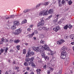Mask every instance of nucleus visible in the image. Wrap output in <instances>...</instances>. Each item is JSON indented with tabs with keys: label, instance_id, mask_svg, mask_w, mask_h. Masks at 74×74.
<instances>
[{
	"label": "nucleus",
	"instance_id": "nucleus-1",
	"mask_svg": "<svg viewBox=\"0 0 74 74\" xmlns=\"http://www.w3.org/2000/svg\"><path fill=\"white\" fill-rule=\"evenodd\" d=\"M40 22L38 23L37 25L38 27H40V26H43L44 25V17H42L40 19Z\"/></svg>",
	"mask_w": 74,
	"mask_h": 74
},
{
	"label": "nucleus",
	"instance_id": "nucleus-2",
	"mask_svg": "<svg viewBox=\"0 0 74 74\" xmlns=\"http://www.w3.org/2000/svg\"><path fill=\"white\" fill-rule=\"evenodd\" d=\"M22 31V30L21 28H19L18 29L16 30V32H14V34L15 35L19 34L21 33Z\"/></svg>",
	"mask_w": 74,
	"mask_h": 74
},
{
	"label": "nucleus",
	"instance_id": "nucleus-3",
	"mask_svg": "<svg viewBox=\"0 0 74 74\" xmlns=\"http://www.w3.org/2000/svg\"><path fill=\"white\" fill-rule=\"evenodd\" d=\"M60 29V27L59 26H56V28H54L53 29V30L56 31V32H57L58 30H59Z\"/></svg>",
	"mask_w": 74,
	"mask_h": 74
},
{
	"label": "nucleus",
	"instance_id": "nucleus-4",
	"mask_svg": "<svg viewBox=\"0 0 74 74\" xmlns=\"http://www.w3.org/2000/svg\"><path fill=\"white\" fill-rule=\"evenodd\" d=\"M44 49V50H47V51H49V52H51V49H49V47H47V46L45 45V47H43Z\"/></svg>",
	"mask_w": 74,
	"mask_h": 74
},
{
	"label": "nucleus",
	"instance_id": "nucleus-5",
	"mask_svg": "<svg viewBox=\"0 0 74 74\" xmlns=\"http://www.w3.org/2000/svg\"><path fill=\"white\" fill-rule=\"evenodd\" d=\"M56 19L54 21L55 22H57L58 20V19H59V18H60V15L58 14H57V15L56 16Z\"/></svg>",
	"mask_w": 74,
	"mask_h": 74
},
{
	"label": "nucleus",
	"instance_id": "nucleus-6",
	"mask_svg": "<svg viewBox=\"0 0 74 74\" xmlns=\"http://www.w3.org/2000/svg\"><path fill=\"white\" fill-rule=\"evenodd\" d=\"M66 55L67 53L65 50L61 52V55Z\"/></svg>",
	"mask_w": 74,
	"mask_h": 74
},
{
	"label": "nucleus",
	"instance_id": "nucleus-7",
	"mask_svg": "<svg viewBox=\"0 0 74 74\" xmlns=\"http://www.w3.org/2000/svg\"><path fill=\"white\" fill-rule=\"evenodd\" d=\"M48 11L49 14H52V13H53V9H50L49 10H48Z\"/></svg>",
	"mask_w": 74,
	"mask_h": 74
},
{
	"label": "nucleus",
	"instance_id": "nucleus-8",
	"mask_svg": "<svg viewBox=\"0 0 74 74\" xmlns=\"http://www.w3.org/2000/svg\"><path fill=\"white\" fill-rule=\"evenodd\" d=\"M56 53V52L53 51L51 50L50 53V55L51 56H54V55Z\"/></svg>",
	"mask_w": 74,
	"mask_h": 74
},
{
	"label": "nucleus",
	"instance_id": "nucleus-9",
	"mask_svg": "<svg viewBox=\"0 0 74 74\" xmlns=\"http://www.w3.org/2000/svg\"><path fill=\"white\" fill-rule=\"evenodd\" d=\"M19 25V22L18 21H15L14 22V25H15L18 26V25Z\"/></svg>",
	"mask_w": 74,
	"mask_h": 74
},
{
	"label": "nucleus",
	"instance_id": "nucleus-10",
	"mask_svg": "<svg viewBox=\"0 0 74 74\" xmlns=\"http://www.w3.org/2000/svg\"><path fill=\"white\" fill-rule=\"evenodd\" d=\"M34 35V33L33 32L31 34H29L27 36V37H29V38H32V37H33V35Z\"/></svg>",
	"mask_w": 74,
	"mask_h": 74
},
{
	"label": "nucleus",
	"instance_id": "nucleus-11",
	"mask_svg": "<svg viewBox=\"0 0 74 74\" xmlns=\"http://www.w3.org/2000/svg\"><path fill=\"white\" fill-rule=\"evenodd\" d=\"M66 55H61V57L62 59H64L66 58Z\"/></svg>",
	"mask_w": 74,
	"mask_h": 74
},
{
	"label": "nucleus",
	"instance_id": "nucleus-12",
	"mask_svg": "<svg viewBox=\"0 0 74 74\" xmlns=\"http://www.w3.org/2000/svg\"><path fill=\"white\" fill-rule=\"evenodd\" d=\"M8 50V47H6L5 49V53H4V55H6V54H7V50Z\"/></svg>",
	"mask_w": 74,
	"mask_h": 74
},
{
	"label": "nucleus",
	"instance_id": "nucleus-13",
	"mask_svg": "<svg viewBox=\"0 0 74 74\" xmlns=\"http://www.w3.org/2000/svg\"><path fill=\"white\" fill-rule=\"evenodd\" d=\"M69 37L71 38H72V40H74V35L72 34L71 35L69 36Z\"/></svg>",
	"mask_w": 74,
	"mask_h": 74
},
{
	"label": "nucleus",
	"instance_id": "nucleus-14",
	"mask_svg": "<svg viewBox=\"0 0 74 74\" xmlns=\"http://www.w3.org/2000/svg\"><path fill=\"white\" fill-rule=\"evenodd\" d=\"M68 27H69L68 25H66L64 27V29L65 30H67Z\"/></svg>",
	"mask_w": 74,
	"mask_h": 74
},
{
	"label": "nucleus",
	"instance_id": "nucleus-15",
	"mask_svg": "<svg viewBox=\"0 0 74 74\" xmlns=\"http://www.w3.org/2000/svg\"><path fill=\"white\" fill-rule=\"evenodd\" d=\"M11 29L12 30H15V29H16V26H15V25H14L13 26H12Z\"/></svg>",
	"mask_w": 74,
	"mask_h": 74
},
{
	"label": "nucleus",
	"instance_id": "nucleus-16",
	"mask_svg": "<svg viewBox=\"0 0 74 74\" xmlns=\"http://www.w3.org/2000/svg\"><path fill=\"white\" fill-rule=\"evenodd\" d=\"M30 56V52L29 51H28L27 53V54L26 57H27Z\"/></svg>",
	"mask_w": 74,
	"mask_h": 74
},
{
	"label": "nucleus",
	"instance_id": "nucleus-17",
	"mask_svg": "<svg viewBox=\"0 0 74 74\" xmlns=\"http://www.w3.org/2000/svg\"><path fill=\"white\" fill-rule=\"evenodd\" d=\"M39 14L40 15L42 16V15H43V16L44 15V12L42 11Z\"/></svg>",
	"mask_w": 74,
	"mask_h": 74
},
{
	"label": "nucleus",
	"instance_id": "nucleus-18",
	"mask_svg": "<svg viewBox=\"0 0 74 74\" xmlns=\"http://www.w3.org/2000/svg\"><path fill=\"white\" fill-rule=\"evenodd\" d=\"M49 71H51V72H52L53 71V68H52L51 67H49Z\"/></svg>",
	"mask_w": 74,
	"mask_h": 74
},
{
	"label": "nucleus",
	"instance_id": "nucleus-19",
	"mask_svg": "<svg viewBox=\"0 0 74 74\" xmlns=\"http://www.w3.org/2000/svg\"><path fill=\"white\" fill-rule=\"evenodd\" d=\"M60 41H61V44H62L63 43H64L65 42V41H64V40L62 39H61L60 40Z\"/></svg>",
	"mask_w": 74,
	"mask_h": 74
},
{
	"label": "nucleus",
	"instance_id": "nucleus-20",
	"mask_svg": "<svg viewBox=\"0 0 74 74\" xmlns=\"http://www.w3.org/2000/svg\"><path fill=\"white\" fill-rule=\"evenodd\" d=\"M68 3L69 4V5H71V4H72L73 2H72L70 0L68 2Z\"/></svg>",
	"mask_w": 74,
	"mask_h": 74
},
{
	"label": "nucleus",
	"instance_id": "nucleus-21",
	"mask_svg": "<svg viewBox=\"0 0 74 74\" xmlns=\"http://www.w3.org/2000/svg\"><path fill=\"white\" fill-rule=\"evenodd\" d=\"M37 58L39 60L38 61V63H42V61H41V60L38 57Z\"/></svg>",
	"mask_w": 74,
	"mask_h": 74
},
{
	"label": "nucleus",
	"instance_id": "nucleus-22",
	"mask_svg": "<svg viewBox=\"0 0 74 74\" xmlns=\"http://www.w3.org/2000/svg\"><path fill=\"white\" fill-rule=\"evenodd\" d=\"M41 70L40 69H37V74H40L41 73L40 71H41Z\"/></svg>",
	"mask_w": 74,
	"mask_h": 74
},
{
	"label": "nucleus",
	"instance_id": "nucleus-23",
	"mask_svg": "<svg viewBox=\"0 0 74 74\" xmlns=\"http://www.w3.org/2000/svg\"><path fill=\"white\" fill-rule=\"evenodd\" d=\"M45 60H46L47 59V60H49V57L48 56H45L44 58Z\"/></svg>",
	"mask_w": 74,
	"mask_h": 74
},
{
	"label": "nucleus",
	"instance_id": "nucleus-24",
	"mask_svg": "<svg viewBox=\"0 0 74 74\" xmlns=\"http://www.w3.org/2000/svg\"><path fill=\"white\" fill-rule=\"evenodd\" d=\"M34 57H32L30 59L29 58V61L31 62H32L34 60Z\"/></svg>",
	"mask_w": 74,
	"mask_h": 74
},
{
	"label": "nucleus",
	"instance_id": "nucleus-25",
	"mask_svg": "<svg viewBox=\"0 0 74 74\" xmlns=\"http://www.w3.org/2000/svg\"><path fill=\"white\" fill-rule=\"evenodd\" d=\"M20 41V40H15L14 41V42L15 43H18V42H19Z\"/></svg>",
	"mask_w": 74,
	"mask_h": 74
},
{
	"label": "nucleus",
	"instance_id": "nucleus-26",
	"mask_svg": "<svg viewBox=\"0 0 74 74\" xmlns=\"http://www.w3.org/2000/svg\"><path fill=\"white\" fill-rule=\"evenodd\" d=\"M37 49L38 52H41V49H40V47H37Z\"/></svg>",
	"mask_w": 74,
	"mask_h": 74
},
{
	"label": "nucleus",
	"instance_id": "nucleus-27",
	"mask_svg": "<svg viewBox=\"0 0 74 74\" xmlns=\"http://www.w3.org/2000/svg\"><path fill=\"white\" fill-rule=\"evenodd\" d=\"M57 42V44H58V45H61V44H62L60 40H58Z\"/></svg>",
	"mask_w": 74,
	"mask_h": 74
},
{
	"label": "nucleus",
	"instance_id": "nucleus-28",
	"mask_svg": "<svg viewBox=\"0 0 74 74\" xmlns=\"http://www.w3.org/2000/svg\"><path fill=\"white\" fill-rule=\"evenodd\" d=\"M26 22H27V20H24V21L22 22V23L23 24V23H26Z\"/></svg>",
	"mask_w": 74,
	"mask_h": 74
},
{
	"label": "nucleus",
	"instance_id": "nucleus-29",
	"mask_svg": "<svg viewBox=\"0 0 74 74\" xmlns=\"http://www.w3.org/2000/svg\"><path fill=\"white\" fill-rule=\"evenodd\" d=\"M66 2V1L64 0H62L61 2L62 4L64 5V3Z\"/></svg>",
	"mask_w": 74,
	"mask_h": 74
},
{
	"label": "nucleus",
	"instance_id": "nucleus-30",
	"mask_svg": "<svg viewBox=\"0 0 74 74\" xmlns=\"http://www.w3.org/2000/svg\"><path fill=\"white\" fill-rule=\"evenodd\" d=\"M48 15V10H47L45 13L44 12V15Z\"/></svg>",
	"mask_w": 74,
	"mask_h": 74
},
{
	"label": "nucleus",
	"instance_id": "nucleus-31",
	"mask_svg": "<svg viewBox=\"0 0 74 74\" xmlns=\"http://www.w3.org/2000/svg\"><path fill=\"white\" fill-rule=\"evenodd\" d=\"M29 60H30V58H26L25 59V61H26V62H29Z\"/></svg>",
	"mask_w": 74,
	"mask_h": 74
},
{
	"label": "nucleus",
	"instance_id": "nucleus-32",
	"mask_svg": "<svg viewBox=\"0 0 74 74\" xmlns=\"http://www.w3.org/2000/svg\"><path fill=\"white\" fill-rule=\"evenodd\" d=\"M66 61L68 63H69V61H70V58H66Z\"/></svg>",
	"mask_w": 74,
	"mask_h": 74
},
{
	"label": "nucleus",
	"instance_id": "nucleus-33",
	"mask_svg": "<svg viewBox=\"0 0 74 74\" xmlns=\"http://www.w3.org/2000/svg\"><path fill=\"white\" fill-rule=\"evenodd\" d=\"M52 16V15H51L47 19H46V21H47L48 19H49Z\"/></svg>",
	"mask_w": 74,
	"mask_h": 74
},
{
	"label": "nucleus",
	"instance_id": "nucleus-34",
	"mask_svg": "<svg viewBox=\"0 0 74 74\" xmlns=\"http://www.w3.org/2000/svg\"><path fill=\"white\" fill-rule=\"evenodd\" d=\"M44 5L45 6L48 5V2H47L44 3Z\"/></svg>",
	"mask_w": 74,
	"mask_h": 74
},
{
	"label": "nucleus",
	"instance_id": "nucleus-35",
	"mask_svg": "<svg viewBox=\"0 0 74 74\" xmlns=\"http://www.w3.org/2000/svg\"><path fill=\"white\" fill-rule=\"evenodd\" d=\"M40 44H44V43H45V41H43L42 40H41L40 41Z\"/></svg>",
	"mask_w": 74,
	"mask_h": 74
},
{
	"label": "nucleus",
	"instance_id": "nucleus-36",
	"mask_svg": "<svg viewBox=\"0 0 74 74\" xmlns=\"http://www.w3.org/2000/svg\"><path fill=\"white\" fill-rule=\"evenodd\" d=\"M26 52V50L24 49L23 50V54H25Z\"/></svg>",
	"mask_w": 74,
	"mask_h": 74
},
{
	"label": "nucleus",
	"instance_id": "nucleus-37",
	"mask_svg": "<svg viewBox=\"0 0 74 74\" xmlns=\"http://www.w3.org/2000/svg\"><path fill=\"white\" fill-rule=\"evenodd\" d=\"M66 49V47H64V46L61 48V50L63 51H64L65 50V49Z\"/></svg>",
	"mask_w": 74,
	"mask_h": 74
},
{
	"label": "nucleus",
	"instance_id": "nucleus-38",
	"mask_svg": "<svg viewBox=\"0 0 74 74\" xmlns=\"http://www.w3.org/2000/svg\"><path fill=\"white\" fill-rule=\"evenodd\" d=\"M42 58H44L45 57V54L44 53H42L41 55Z\"/></svg>",
	"mask_w": 74,
	"mask_h": 74
},
{
	"label": "nucleus",
	"instance_id": "nucleus-39",
	"mask_svg": "<svg viewBox=\"0 0 74 74\" xmlns=\"http://www.w3.org/2000/svg\"><path fill=\"white\" fill-rule=\"evenodd\" d=\"M42 29H43V30H47V27H43L42 28Z\"/></svg>",
	"mask_w": 74,
	"mask_h": 74
},
{
	"label": "nucleus",
	"instance_id": "nucleus-40",
	"mask_svg": "<svg viewBox=\"0 0 74 74\" xmlns=\"http://www.w3.org/2000/svg\"><path fill=\"white\" fill-rule=\"evenodd\" d=\"M19 47H20V45H17L16 46V48L17 49H18V50H19V49H20Z\"/></svg>",
	"mask_w": 74,
	"mask_h": 74
},
{
	"label": "nucleus",
	"instance_id": "nucleus-41",
	"mask_svg": "<svg viewBox=\"0 0 74 74\" xmlns=\"http://www.w3.org/2000/svg\"><path fill=\"white\" fill-rule=\"evenodd\" d=\"M62 73V70H60L59 73H58V74H61Z\"/></svg>",
	"mask_w": 74,
	"mask_h": 74
},
{
	"label": "nucleus",
	"instance_id": "nucleus-42",
	"mask_svg": "<svg viewBox=\"0 0 74 74\" xmlns=\"http://www.w3.org/2000/svg\"><path fill=\"white\" fill-rule=\"evenodd\" d=\"M64 38L67 39H68V38H69V36H64Z\"/></svg>",
	"mask_w": 74,
	"mask_h": 74
},
{
	"label": "nucleus",
	"instance_id": "nucleus-43",
	"mask_svg": "<svg viewBox=\"0 0 74 74\" xmlns=\"http://www.w3.org/2000/svg\"><path fill=\"white\" fill-rule=\"evenodd\" d=\"M19 69V67L18 66L17 67L16 66H15V68H14L15 70H18Z\"/></svg>",
	"mask_w": 74,
	"mask_h": 74
},
{
	"label": "nucleus",
	"instance_id": "nucleus-44",
	"mask_svg": "<svg viewBox=\"0 0 74 74\" xmlns=\"http://www.w3.org/2000/svg\"><path fill=\"white\" fill-rule=\"evenodd\" d=\"M38 30H41L42 29V28L41 27H40L39 28H38Z\"/></svg>",
	"mask_w": 74,
	"mask_h": 74
},
{
	"label": "nucleus",
	"instance_id": "nucleus-45",
	"mask_svg": "<svg viewBox=\"0 0 74 74\" xmlns=\"http://www.w3.org/2000/svg\"><path fill=\"white\" fill-rule=\"evenodd\" d=\"M43 4V3H40L37 6L38 7H40V5H42Z\"/></svg>",
	"mask_w": 74,
	"mask_h": 74
},
{
	"label": "nucleus",
	"instance_id": "nucleus-46",
	"mask_svg": "<svg viewBox=\"0 0 74 74\" xmlns=\"http://www.w3.org/2000/svg\"><path fill=\"white\" fill-rule=\"evenodd\" d=\"M24 64L25 66H27L28 65L27 63L26 62H25V63Z\"/></svg>",
	"mask_w": 74,
	"mask_h": 74
},
{
	"label": "nucleus",
	"instance_id": "nucleus-47",
	"mask_svg": "<svg viewBox=\"0 0 74 74\" xmlns=\"http://www.w3.org/2000/svg\"><path fill=\"white\" fill-rule=\"evenodd\" d=\"M0 52L1 53H3L4 52V50L2 49H1L0 50Z\"/></svg>",
	"mask_w": 74,
	"mask_h": 74
},
{
	"label": "nucleus",
	"instance_id": "nucleus-48",
	"mask_svg": "<svg viewBox=\"0 0 74 74\" xmlns=\"http://www.w3.org/2000/svg\"><path fill=\"white\" fill-rule=\"evenodd\" d=\"M30 54L33 55L34 54V53L33 51H32L30 53Z\"/></svg>",
	"mask_w": 74,
	"mask_h": 74
},
{
	"label": "nucleus",
	"instance_id": "nucleus-49",
	"mask_svg": "<svg viewBox=\"0 0 74 74\" xmlns=\"http://www.w3.org/2000/svg\"><path fill=\"white\" fill-rule=\"evenodd\" d=\"M47 74H50V71L49 70H48L47 71Z\"/></svg>",
	"mask_w": 74,
	"mask_h": 74
},
{
	"label": "nucleus",
	"instance_id": "nucleus-50",
	"mask_svg": "<svg viewBox=\"0 0 74 74\" xmlns=\"http://www.w3.org/2000/svg\"><path fill=\"white\" fill-rule=\"evenodd\" d=\"M62 6V4H61V3H59V7H61Z\"/></svg>",
	"mask_w": 74,
	"mask_h": 74
},
{
	"label": "nucleus",
	"instance_id": "nucleus-51",
	"mask_svg": "<svg viewBox=\"0 0 74 74\" xmlns=\"http://www.w3.org/2000/svg\"><path fill=\"white\" fill-rule=\"evenodd\" d=\"M10 18H14V15H12L10 17Z\"/></svg>",
	"mask_w": 74,
	"mask_h": 74
},
{
	"label": "nucleus",
	"instance_id": "nucleus-52",
	"mask_svg": "<svg viewBox=\"0 0 74 74\" xmlns=\"http://www.w3.org/2000/svg\"><path fill=\"white\" fill-rule=\"evenodd\" d=\"M47 67V65L46 64H45L44 66H43V68L44 69H46V68Z\"/></svg>",
	"mask_w": 74,
	"mask_h": 74
},
{
	"label": "nucleus",
	"instance_id": "nucleus-53",
	"mask_svg": "<svg viewBox=\"0 0 74 74\" xmlns=\"http://www.w3.org/2000/svg\"><path fill=\"white\" fill-rule=\"evenodd\" d=\"M27 31H28V32H30V31L31 30V29H30V28H28L27 29Z\"/></svg>",
	"mask_w": 74,
	"mask_h": 74
},
{
	"label": "nucleus",
	"instance_id": "nucleus-54",
	"mask_svg": "<svg viewBox=\"0 0 74 74\" xmlns=\"http://www.w3.org/2000/svg\"><path fill=\"white\" fill-rule=\"evenodd\" d=\"M13 42V40H12V39H10L9 40V42L11 43V42Z\"/></svg>",
	"mask_w": 74,
	"mask_h": 74
},
{
	"label": "nucleus",
	"instance_id": "nucleus-55",
	"mask_svg": "<svg viewBox=\"0 0 74 74\" xmlns=\"http://www.w3.org/2000/svg\"><path fill=\"white\" fill-rule=\"evenodd\" d=\"M58 24H59L60 25V24H61V23H62V21H59L58 22Z\"/></svg>",
	"mask_w": 74,
	"mask_h": 74
},
{
	"label": "nucleus",
	"instance_id": "nucleus-56",
	"mask_svg": "<svg viewBox=\"0 0 74 74\" xmlns=\"http://www.w3.org/2000/svg\"><path fill=\"white\" fill-rule=\"evenodd\" d=\"M1 41L3 42H4L5 40H4V38H2Z\"/></svg>",
	"mask_w": 74,
	"mask_h": 74
},
{
	"label": "nucleus",
	"instance_id": "nucleus-57",
	"mask_svg": "<svg viewBox=\"0 0 74 74\" xmlns=\"http://www.w3.org/2000/svg\"><path fill=\"white\" fill-rule=\"evenodd\" d=\"M35 64L33 63L32 62V67H34L35 66Z\"/></svg>",
	"mask_w": 74,
	"mask_h": 74
},
{
	"label": "nucleus",
	"instance_id": "nucleus-58",
	"mask_svg": "<svg viewBox=\"0 0 74 74\" xmlns=\"http://www.w3.org/2000/svg\"><path fill=\"white\" fill-rule=\"evenodd\" d=\"M40 37H41V38H43L44 36V35H40Z\"/></svg>",
	"mask_w": 74,
	"mask_h": 74
},
{
	"label": "nucleus",
	"instance_id": "nucleus-59",
	"mask_svg": "<svg viewBox=\"0 0 74 74\" xmlns=\"http://www.w3.org/2000/svg\"><path fill=\"white\" fill-rule=\"evenodd\" d=\"M62 20L63 21H65V20H66V18H65L63 17L62 18Z\"/></svg>",
	"mask_w": 74,
	"mask_h": 74
},
{
	"label": "nucleus",
	"instance_id": "nucleus-60",
	"mask_svg": "<svg viewBox=\"0 0 74 74\" xmlns=\"http://www.w3.org/2000/svg\"><path fill=\"white\" fill-rule=\"evenodd\" d=\"M3 42L2 41H1L0 42V44H3Z\"/></svg>",
	"mask_w": 74,
	"mask_h": 74
},
{
	"label": "nucleus",
	"instance_id": "nucleus-61",
	"mask_svg": "<svg viewBox=\"0 0 74 74\" xmlns=\"http://www.w3.org/2000/svg\"><path fill=\"white\" fill-rule=\"evenodd\" d=\"M24 12H27V9H25L23 11Z\"/></svg>",
	"mask_w": 74,
	"mask_h": 74
},
{
	"label": "nucleus",
	"instance_id": "nucleus-62",
	"mask_svg": "<svg viewBox=\"0 0 74 74\" xmlns=\"http://www.w3.org/2000/svg\"><path fill=\"white\" fill-rule=\"evenodd\" d=\"M33 62H29V65H30V64H32Z\"/></svg>",
	"mask_w": 74,
	"mask_h": 74
},
{
	"label": "nucleus",
	"instance_id": "nucleus-63",
	"mask_svg": "<svg viewBox=\"0 0 74 74\" xmlns=\"http://www.w3.org/2000/svg\"><path fill=\"white\" fill-rule=\"evenodd\" d=\"M27 70H30V68L29 67H27Z\"/></svg>",
	"mask_w": 74,
	"mask_h": 74
},
{
	"label": "nucleus",
	"instance_id": "nucleus-64",
	"mask_svg": "<svg viewBox=\"0 0 74 74\" xmlns=\"http://www.w3.org/2000/svg\"><path fill=\"white\" fill-rule=\"evenodd\" d=\"M33 38H34V40H37V38H36L35 37H34Z\"/></svg>",
	"mask_w": 74,
	"mask_h": 74
}]
</instances>
